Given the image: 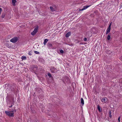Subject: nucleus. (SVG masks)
<instances>
[{"label":"nucleus","mask_w":122,"mask_h":122,"mask_svg":"<svg viewBox=\"0 0 122 122\" xmlns=\"http://www.w3.org/2000/svg\"><path fill=\"white\" fill-rule=\"evenodd\" d=\"M16 110L14 109L13 110L9 111H5V112L6 114L10 117H13L14 116V113L16 112Z\"/></svg>","instance_id":"f257e3e1"},{"label":"nucleus","mask_w":122,"mask_h":122,"mask_svg":"<svg viewBox=\"0 0 122 122\" xmlns=\"http://www.w3.org/2000/svg\"><path fill=\"white\" fill-rule=\"evenodd\" d=\"M63 81L65 84L66 83H69L70 82V81L69 78L67 76H65L64 78L63 79Z\"/></svg>","instance_id":"f03ea898"},{"label":"nucleus","mask_w":122,"mask_h":122,"mask_svg":"<svg viewBox=\"0 0 122 122\" xmlns=\"http://www.w3.org/2000/svg\"><path fill=\"white\" fill-rule=\"evenodd\" d=\"M50 9L51 11L52 12L56 11L57 9V6L55 5H53L50 7Z\"/></svg>","instance_id":"7ed1b4c3"},{"label":"nucleus","mask_w":122,"mask_h":122,"mask_svg":"<svg viewBox=\"0 0 122 122\" xmlns=\"http://www.w3.org/2000/svg\"><path fill=\"white\" fill-rule=\"evenodd\" d=\"M18 40V38L17 37H15L12 38L10 40V41L13 43H15Z\"/></svg>","instance_id":"20e7f679"},{"label":"nucleus","mask_w":122,"mask_h":122,"mask_svg":"<svg viewBox=\"0 0 122 122\" xmlns=\"http://www.w3.org/2000/svg\"><path fill=\"white\" fill-rule=\"evenodd\" d=\"M16 89V85L14 84L11 85L10 86V89L11 91L14 92Z\"/></svg>","instance_id":"39448f33"},{"label":"nucleus","mask_w":122,"mask_h":122,"mask_svg":"<svg viewBox=\"0 0 122 122\" xmlns=\"http://www.w3.org/2000/svg\"><path fill=\"white\" fill-rule=\"evenodd\" d=\"M31 67L32 68V70L34 71H37L39 70L38 67L36 65H34L32 66Z\"/></svg>","instance_id":"423d86ee"},{"label":"nucleus","mask_w":122,"mask_h":122,"mask_svg":"<svg viewBox=\"0 0 122 122\" xmlns=\"http://www.w3.org/2000/svg\"><path fill=\"white\" fill-rule=\"evenodd\" d=\"M50 70L51 72L53 73H55L57 72L56 69L54 67H50Z\"/></svg>","instance_id":"0eeeda50"},{"label":"nucleus","mask_w":122,"mask_h":122,"mask_svg":"<svg viewBox=\"0 0 122 122\" xmlns=\"http://www.w3.org/2000/svg\"><path fill=\"white\" fill-rule=\"evenodd\" d=\"M111 25V23L109 25L108 28L107 29V32H106V34H107L109 32H110V31Z\"/></svg>","instance_id":"6e6552de"},{"label":"nucleus","mask_w":122,"mask_h":122,"mask_svg":"<svg viewBox=\"0 0 122 122\" xmlns=\"http://www.w3.org/2000/svg\"><path fill=\"white\" fill-rule=\"evenodd\" d=\"M13 104H14V102H13L10 101L8 104L9 107H12L13 106Z\"/></svg>","instance_id":"1a4fd4ad"},{"label":"nucleus","mask_w":122,"mask_h":122,"mask_svg":"<svg viewBox=\"0 0 122 122\" xmlns=\"http://www.w3.org/2000/svg\"><path fill=\"white\" fill-rule=\"evenodd\" d=\"M48 46V47H49V48L51 49L53 48H52V44L50 43H48L47 44Z\"/></svg>","instance_id":"9d476101"},{"label":"nucleus","mask_w":122,"mask_h":122,"mask_svg":"<svg viewBox=\"0 0 122 122\" xmlns=\"http://www.w3.org/2000/svg\"><path fill=\"white\" fill-rule=\"evenodd\" d=\"M71 34V32H69L67 33L66 34V38L68 37Z\"/></svg>","instance_id":"9b49d317"},{"label":"nucleus","mask_w":122,"mask_h":122,"mask_svg":"<svg viewBox=\"0 0 122 122\" xmlns=\"http://www.w3.org/2000/svg\"><path fill=\"white\" fill-rule=\"evenodd\" d=\"M97 109L100 112H101L102 111V110L101 108V107L99 105H98L97 106Z\"/></svg>","instance_id":"f8f14e48"},{"label":"nucleus","mask_w":122,"mask_h":122,"mask_svg":"<svg viewBox=\"0 0 122 122\" xmlns=\"http://www.w3.org/2000/svg\"><path fill=\"white\" fill-rule=\"evenodd\" d=\"M111 35V34L110 33H109L107 37V39L108 40H110Z\"/></svg>","instance_id":"ddd939ff"},{"label":"nucleus","mask_w":122,"mask_h":122,"mask_svg":"<svg viewBox=\"0 0 122 122\" xmlns=\"http://www.w3.org/2000/svg\"><path fill=\"white\" fill-rule=\"evenodd\" d=\"M16 2V0H12V3L13 5V6H15V3Z\"/></svg>","instance_id":"4468645a"},{"label":"nucleus","mask_w":122,"mask_h":122,"mask_svg":"<svg viewBox=\"0 0 122 122\" xmlns=\"http://www.w3.org/2000/svg\"><path fill=\"white\" fill-rule=\"evenodd\" d=\"M81 103L82 104V106H83L84 104V100L82 98H81Z\"/></svg>","instance_id":"2eb2a0df"},{"label":"nucleus","mask_w":122,"mask_h":122,"mask_svg":"<svg viewBox=\"0 0 122 122\" xmlns=\"http://www.w3.org/2000/svg\"><path fill=\"white\" fill-rule=\"evenodd\" d=\"M48 41V40L47 39H45L44 40V45H45L47 43Z\"/></svg>","instance_id":"dca6fc26"},{"label":"nucleus","mask_w":122,"mask_h":122,"mask_svg":"<svg viewBox=\"0 0 122 122\" xmlns=\"http://www.w3.org/2000/svg\"><path fill=\"white\" fill-rule=\"evenodd\" d=\"M90 6V5L84 6H83V8L84 9V10H85L87 8Z\"/></svg>","instance_id":"f3484780"},{"label":"nucleus","mask_w":122,"mask_h":122,"mask_svg":"<svg viewBox=\"0 0 122 122\" xmlns=\"http://www.w3.org/2000/svg\"><path fill=\"white\" fill-rule=\"evenodd\" d=\"M38 29V27H36L34 29L33 31H34L35 32V33H36L37 32Z\"/></svg>","instance_id":"a211bd4d"},{"label":"nucleus","mask_w":122,"mask_h":122,"mask_svg":"<svg viewBox=\"0 0 122 122\" xmlns=\"http://www.w3.org/2000/svg\"><path fill=\"white\" fill-rule=\"evenodd\" d=\"M109 117L110 118H111L112 116L111 115V111L110 110L109 111Z\"/></svg>","instance_id":"6ab92c4d"},{"label":"nucleus","mask_w":122,"mask_h":122,"mask_svg":"<svg viewBox=\"0 0 122 122\" xmlns=\"http://www.w3.org/2000/svg\"><path fill=\"white\" fill-rule=\"evenodd\" d=\"M5 15V13H2V15H1V18H4Z\"/></svg>","instance_id":"aec40b11"},{"label":"nucleus","mask_w":122,"mask_h":122,"mask_svg":"<svg viewBox=\"0 0 122 122\" xmlns=\"http://www.w3.org/2000/svg\"><path fill=\"white\" fill-rule=\"evenodd\" d=\"M22 59V60H25L26 59V58L25 56H23L21 58Z\"/></svg>","instance_id":"412c9836"},{"label":"nucleus","mask_w":122,"mask_h":122,"mask_svg":"<svg viewBox=\"0 0 122 122\" xmlns=\"http://www.w3.org/2000/svg\"><path fill=\"white\" fill-rule=\"evenodd\" d=\"M36 33H35L34 31H33L32 32H31V34L33 36H34L36 34Z\"/></svg>","instance_id":"4be33fe9"},{"label":"nucleus","mask_w":122,"mask_h":122,"mask_svg":"<svg viewBox=\"0 0 122 122\" xmlns=\"http://www.w3.org/2000/svg\"><path fill=\"white\" fill-rule=\"evenodd\" d=\"M47 75L48 76H49V77H52L50 73H48Z\"/></svg>","instance_id":"5701e85b"},{"label":"nucleus","mask_w":122,"mask_h":122,"mask_svg":"<svg viewBox=\"0 0 122 122\" xmlns=\"http://www.w3.org/2000/svg\"><path fill=\"white\" fill-rule=\"evenodd\" d=\"M32 51H30L28 53V54L29 55H32Z\"/></svg>","instance_id":"b1692460"},{"label":"nucleus","mask_w":122,"mask_h":122,"mask_svg":"<svg viewBox=\"0 0 122 122\" xmlns=\"http://www.w3.org/2000/svg\"><path fill=\"white\" fill-rule=\"evenodd\" d=\"M34 52L36 54H38L39 53V52H38L37 51H34Z\"/></svg>","instance_id":"393cba45"},{"label":"nucleus","mask_w":122,"mask_h":122,"mask_svg":"<svg viewBox=\"0 0 122 122\" xmlns=\"http://www.w3.org/2000/svg\"><path fill=\"white\" fill-rule=\"evenodd\" d=\"M102 102H105L106 101V99L105 98H102Z\"/></svg>","instance_id":"a878e982"},{"label":"nucleus","mask_w":122,"mask_h":122,"mask_svg":"<svg viewBox=\"0 0 122 122\" xmlns=\"http://www.w3.org/2000/svg\"><path fill=\"white\" fill-rule=\"evenodd\" d=\"M60 52L61 53H64L63 51L62 50H60Z\"/></svg>","instance_id":"bb28decb"},{"label":"nucleus","mask_w":122,"mask_h":122,"mask_svg":"<svg viewBox=\"0 0 122 122\" xmlns=\"http://www.w3.org/2000/svg\"><path fill=\"white\" fill-rule=\"evenodd\" d=\"M87 38H85L83 39V40L84 41H86L87 40Z\"/></svg>","instance_id":"cd10ccee"},{"label":"nucleus","mask_w":122,"mask_h":122,"mask_svg":"<svg viewBox=\"0 0 122 122\" xmlns=\"http://www.w3.org/2000/svg\"><path fill=\"white\" fill-rule=\"evenodd\" d=\"M120 117H119L118 118V122H120Z\"/></svg>","instance_id":"c85d7f7f"},{"label":"nucleus","mask_w":122,"mask_h":122,"mask_svg":"<svg viewBox=\"0 0 122 122\" xmlns=\"http://www.w3.org/2000/svg\"><path fill=\"white\" fill-rule=\"evenodd\" d=\"M6 46H7L8 47H10L9 45L8 44H6Z\"/></svg>","instance_id":"c756f323"},{"label":"nucleus","mask_w":122,"mask_h":122,"mask_svg":"<svg viewBox=\"0 0 122 122\" xmlns=\"http://www.w3.org/2000/svg\"><path fill=\"white\" fill-rule=\"evenodd\" d=\"M84 10V9L83 8L82 9H80V10H79L80 11H83V10Z\"/></svg>","instance_id":"7c9ffc66"},{"label":"nucleus","mask_w":122,"mask_h":122,"mask_svg":"<svg viewBox=\"0 0 122 122\" xmlns=\"http://www.w3.org/2000/svg\"><path fill=\"white\" fill-rule=\"evenodd\" d=\"M102 4V3H100L99 5H101Z\"/></svg>","instance_id":"2f4dec72"},{"label":"nucleus","mask_w":122,"mask_h":122,"mask_svg":"<svg viewBox=\"0 0 122 122\" xmlns=\"http://www.w3.org/2000/svg\"><path fill=\"white\" fill-rule=\"evenodd\" d=\"M38 89L37 88H36V90H37Z\"/></svg>","instance_id":"473e14b6"},{"label":"nucleus","mask_w":122,"mask_h":122,"mask_svg":"<svg viewBox=\"0 0 122 122\" xmlns=\"http://www.w3.org/2000/svg\"><path fill=\"white\" fill-rule=\"evenodd\" d=\"M33 112V113H35V111H33V112Z\"/></svg>","instance_id":"72a5a7b5"},{"label":"nucleus","mask_w":122,"mask_h":122,"mask_svg":"<svg viewBox=\"0 0 122 122\" xmlns=\"http://www.w3.org/2000/svg\"><path fill=\"white\" fill-rule=\"evenodd\" d=\"M36 122H39L38 121H36Z\"/></svg>","instance_id":"f704fd0d"}]
</instances>
